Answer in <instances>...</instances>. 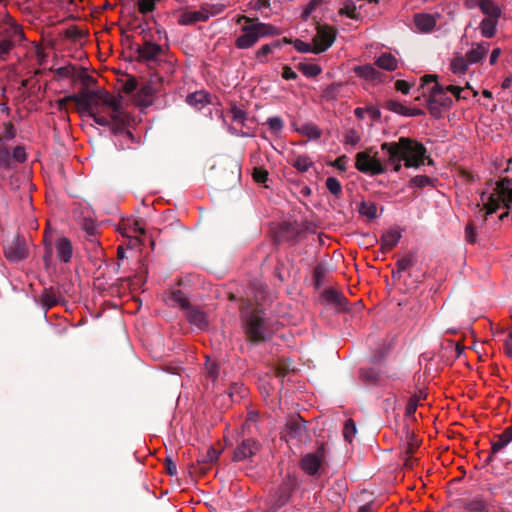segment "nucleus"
<instances>
[{
  "label": "nucleus",
  "mask_w": 512,
  "mask_h": 512,
  "mask_svg": "<svg viewBox=\"0 0 512 512\" xmlns=\"http://www.w3.org/2000/svg\"><path fill=\"white\" fill-rule=\"evenodd\" d=\"M81 80L85 87L77 94L57 100L59 110H66L67 103L73 102L81 118L92 119L100 126L109 127L115 136L128 135V112L120 96H114L103 88L89 90L88 86L95 80L88 74H82Z\"/></svg>",
  "instance_id": "1"
},
{
  "label": "nucleus",
  "mask_w": 512,
  "mask_h": 512,
  "mask_svg": "<svg viewBox=\"0 0 512 512\" xmlns=\"http://www.w3.org/2000/svg\"><path fill=\"white\" fill-rule=\"evenodd\" d=\"M381 150L386 153V163L394 172H400L402 166L419 169L425 164H434L424 144L414 138L402 136L397 141L384 142Z\"/></svg>",
  "instance_id": "2"
},
{
  "label": "nucleus",
  "mask_w": 512,
  "mask_h": 512,
  "mask_svg": "<svg viewBox=\"0 0 512 512\" xmlns=\"http://www.w3.org/2000/svg\"><path fill=\"white\" fill-rule=\"evenodd\" d=\"M243 20L245 25L241 27V35L235 40V47L238 49H249L263 37L280 34V30L277 27L245 15L238 16L237 23Z\"/></svg>",
  "instance_id": "3"
},
{
  "label": "nucleus",
  "mask_w": 512,
  "mask_h": 512,
  "mask_svg": "<svg viewBox=\"0 0 512 512\" xmlns=\"http://www.w3.org/2000/svg\"><path fill=\"white\" fill-rule=\"evenodd\" d=\"M247 339L254 344L265 342L269 339V332L262 311L254 309L248 316L244 325Z\"/></svg>",
  "instance_id": "4"
},
{
  "label": "nucleus",
  "mask_w": 512,
  "mask_h": 512,
  "mask_svg": "<svg viewBox=\"0 0 512 512\" xmlns=\"http://www.w3.org/2000/svg\"><path fill=\"white\" fill-rule=\"evenodd\" d=\"M390 165H387L386 158L384 162H382L378 157L377 153L372 156L370 154V150L358 152L355 156V167L358 171L369 174V175H379L383 174L387 171V168Z\"/></svg>",
  "instance_id": "5"
},
{
  "label": "nucleus",
  "mask_w": 512,
  "mask_h": 512,
  "mask_svg": "<svg viewBox=\"0 0 512 512\" xmlns=\"http://www.w3.org/2000/svg\"><path fill=\"white\" fill-rule=\"evenodd\" d=\"M0 35L2 39L15 46L25 40L22 26L17 24L9 14H6L0 21Z\"/></svg>",
  "instance_id": "6"
},
{
  "label": "nucleus",
  "mask_w": 512,
  "mask_h": 512,
  "mask_svg": "<svg viewBox=\"0 0 512 512\" xmlns=\"http://www.w3.org/2000/svg\"><path fill=\"white\" fill-rule=\"evenodd\" d=\"M154 89L150 85H143L138 89L135 77L130 76V102L134 105L146 108L153 102Z\"/></svg>",
  "instance_id": "7"
},
{
  "label": "nucleus",
  "mask_w": 512,
  "mask_h": 512,
  "mask_svg": "<svg viewBox=\"0 0 512 512\" xmlns=\"http://www.w3.org/2000/svg\"><path fill=\"white\" fill-rule=\"evenodd\" d=\"M261 448L262 445L258 440L251 437L242 438L233 451L232 460L241 462L251 459L260 452Z\"/></svg>",
  "instance_id": "8"
},
{
  "label": "nucleus",
  "mask_w": 512,
  "mask_h": 512,
  "mask_svg": "<svg viewBox=\"0 0 512 512\" xmlns=\"http://www.w3.org/2000/svg\"><path fill=\"white\" fill-rule=\"evenodd\" d=\"M336 39V30L328 25H319L313 37V50L315 54L325 52L330 48Z\"/></svg>",
  "instance_id": "9"
},
{
  "label": "nucleus",
  "mask_w": 512,
  "mask_h": 512,
  "mask_svg": "<svg viewBox=\"0 0 512 512\" xmlns=\"http://www.w3.org/2000/svg\"><path fill=\"white\" fill-rule=\"evenodd\" d=\"M326 448L321 444L314 453L304 455L300 461L301 469L308 475H316L325 460Z\"/></svg>",
  "instance_id": "10"
},
{
  "label": "nucleus",
  "mask_w": 512,
  "mask_h": 512,
  "mask_svg": "<svg viewBox=\"0 0 512 512\" xmlns=\"http://www.w3.org/2000/svg\"><path fill=\"white\" fill-rule=\"evenodd\" d=\"M240 176V165L236 161L230 163L229 167L224 170L223 175L219 179V188L222 190H229L233 188L238 184Z\"/></svg>",
  "instance_id": "11"
},
{
  "label": "nucleus",
  "mask_w": 512,
  "mask_h": 512,
  "mask_svg": "<svg viewBox=\"0 0 512 512\" xmlns=\"http://www.w3.org/2000/svg\"><path fill=\"white\" fill-rule=\"evenodd\" d=\"M113 73L116 76V81L114 84V92H109L114 96H120L121 102L126 107V111L128 112V100H126V96L128 95V74L126 71H121L120 68H114Z\"/></svg>",
  "instance_id": "12"
},
{
  "label": "nucleus",
  "mask_w": 512,
  "mask_h": 512,
  "mask_svg": "<svg viewBox=\"0 0 512 512\" xmlns=\"http://www.w3.org/2000/svg\"><path fill=\"white\" fill-rule=\"evenodd\" d=\"M5 257L11 262H20L27 257L25 240L17 236L4 251Z\"/></svg>",
  "instance_id": "13"
},
{
  "label": "nucleus",
  "mask_w": 512,
  "mask_h": 512,
  "mask_svg": "<svg viewBox=\"0 0 512 512\" xmlns=\"http://www.w3.org/2000/svg\"><path fill=\"white\" fill-rule=\"evenodd\" d=\"M85 232V238L87 240V249L93 250L95 259H100L103 251L99 246L97 239L98 229L93 221H85L83 226Z\"/></svg>",
  "instance_id": "14"
},
{
  "label": "nucleus",
  "mask_w": 512,
  "mask_h": 512,
  "mask_svg": "<svg viewBox=\"0 0 512 512\" xmlns=\"http://www.w3.org/2000/svg\"><path fill=\"white\" fill-rule=\"evenodd\" d=\"M503 203L506 208H509L512 203H508L507 201H504L503 196L498 191V183L496 184L495 192L490 194L487 197V202L484 203V209L485 213L483 215V221L485 222L487 220V216L495 213L499 207L500 204Z\"/></svg>",
  "instance_id": "15"
},
{
  "label": "nucleus",
  "mask_w": 512,
  "mask_h": 512,
  "mask_svg": "<svg viewBox=\"0 0 512 512\" xmlns=\"http://www.w3.org/2000/svg\"><path fill=\"white\" fill-rule=\"evenodd\" d=\"M401 237V230L398 228H392L383 233L380 238V252L386 254L391 251L398 244Z\"/></svg>",
  "instance_id": "16"
},
{
  "label": "nucleus",
  "mask_w": 512,
  "mask_h": 512,
  "mask_svg": "<svg viewBox=\"0 0 512 512\" xmlns=\"http://www.w3.org/2000/svg\"><path fill=\"white\" fill-rule=\"evenodd\" d=\"M359 377L366 385L383 386L386 383L385 377L375 368H361Z\"/></svg>",
  "instance_id": "17"
},
{
  "label": "nucleus",
  "mask_w": 512,
  "mask_h": 512,
  "mask_svg": "<svg viewBox=\"0 0 512 512\" xmlns=\"http://www.w3.org/2000/svg\"><path fill=\"white\" fill-rule=\"evenodd\" d=\"M161 46L151 42H145L137 47V57L140 61H154L161 53Z\"/></svg>",
  "instance_id": "18"
},
{
  "label": "nucleus",
  "mask_w": 512,
  "mask_h": 512,
  "mask_svg": "<svg viewBox=\"0 0 512 512\" xmlns=\"http://www.w3.org/2000/svg\"><path fill=\"white\" fill-rule=\"evenodd\" d=\"M133 232L135 235L130 234V250L134 248H140L142 245H145L146 241H149L152 245L154 244V242L146 234L145 229L140 226L138 221H135L134 223Z\"/></svg>",
  "instance_id": "19"
},
{
  "label": "nucleus",
  "mask_w": 512,
  "mask_h": 512,
  "mask_svg": "<svg viewBox=\"0 0 512 512\" xmlns=\"http://www.w3.org/2000/svg\"><path fill=\"white\" fill-rule=\"evenodd\" d=\"M57 256L61 262L68 263L71 261L73 247L71 241L66 237H61L56 241Z\"/></svg>",
  "instance_id": "20"
},
{
  "label": "nucleus",
  "mask_w": 512,
  "mask_h": 512,
  "mask_svg": "<svg viewBox=\"0 0 512 512\" xmlns=\"http://www.w3.org/2000/svg\"><path fill=\"white\" fill-rule=\"evenodd\" d=\"M209 19V14L205 11H186L184 12L178 22L181 25H192L197 22H204Z\"/></svg>",
  "instance_id": "21"
},
{
  "label": "nucleus",
  "mask_w": 512,
  "mask_h": 512,
  "mask_svg": "<svg viewBox=\"0 0 512 512\" xmlns=\"http://www.w3.org/2000/svg\"><path fill=\"white\" fill-rule=\"evenodd\" d=\"M322 297L324 298V300L327 303L334 304L338 309L345 308V303H346L345 297L343 296L342 293H340L332 288L326 289L323 292Z\"/></svg>",
  "instance_id": "22"
},
{
  "label": "nucleus",
  "mask_w": 512,
  "mask_h": 512,
  "mask_svg": "<svg viewBox=\"0 0 512 512\" xmlns=\"http://www.w3.org/2000/svg\"><path fill=\"white\" fill-rule=\"evenodd\" d=\"M488 53V45L484 43L477 44L467 54L466 59L468 63L475 64L480 62Z\"/></svg>",
  "instance_id": "23"
},
{
  "label": "nucleus",
  "mask_w": 512,
  "mask_h": 512,
  "mask_svg": "<svg viewBox=\"0 0 512 512\" xmlns=\"http://www.w3.org/2000/svg\"><path fill=\"white\" fill-rule=\"evenodd\" d=\"M415 24L421 31L429 32L436 26V19L430 14H417Z\"/></svg>",
  "instance_id": "24"
},
{
  "label": "nucleus",
  "mask_w": 512,
  "mask_h": 512,
  "mask_svg": "<svg viewBox=\"0 0 512 512\" xmlns=\"http://www.w3.org/2000/svg\"><path fill=\"white\" fill-rule=\"evenodd\" d=\"M497 438L498 439L492 443V453L499 452L512 441V425L504 429V431L499 434Z\"/></svg>",
  "instance_id": "25"
},
{
  "label": "nucleus",
  "mask_w": 512,
  "mask_h": 512,
  "mask_svg": "<svg viewBox=\"0 0 512 512\" xmlns=\"http://www.w3.org/2000/svg\"><path fill=\"white\" fill-rule=\"evenodd\" d=\"M480 10L487 15V18L498 19L501 16V10L492 0H480Z\"/></svg>",
  "instance_id": "26"
},
{
  "label": "nucleus",
  "mask_w": 512,
  "mask_h": 512,
  "mask_svg": "<svg viewBox=\"0 0 512 512\" xmlns=\"http://www.w3.org/2000/svg\"><path fill=\"white\" fill-rule=\"evenodd\" d=\"M186 316L188 321L199 329H205L208 325L206 315L200 310L188 309Z\"/></svg>",
  "instance_id": "27"
},
{
  "label": "nucleus",
  "mask_w": 512,
  "mask_h": 512,
  "mask_svg": "<svg viewBox=\"0 0 512 512\" xmlns=\"http://www.w3.org/2000/svg\"><path fill=\"white\" fill-rule=\"evenodd\" d=\"M42 306L48 310L60 302V298L56 295L52 288H45L40 296Z\"/></svg>",
  "instance_id": "28"
},
{
  "label": "nucleus",
  "mask_w": 512,
  "mask_h": 512,
  "mask_svg": "<svg viewBox=\"0 0 512 512\" xmlns=\"http://www.w3.org/2000/svg\"><path fill=\"white\" fill-rule=\"evenodd\" d=\"M305 429L304 421L301 417L291 419L286 424V431L287 434L291 438H296L302 435L303 431Z\"/></svg>",
  "instance_id": "29"
},
{
  "label": "nucleus",
  "mask_w": 512,
  "mask_h": 512,
  "mask_svg": "<svg viewBox=\"0 0 512 512\" xmlns=\"http://www.w3.org/2000/svg\"><path fill=\"white\" fill-rule=\"evenodd\" d=\"M296 131L313 140L319 139L322 135V131L319 129V127L312 122H308L301 125L300 127H297Z\"/></svg>",
  "instance_id": "30"
},
{
  "label": "nucleus",
  "mask_w": 512,
  "mask_h": 512,
  "mask_svg": "<svg viewBox=\"0 0 512 512\" xmlns=\"http://www.w3.org/2000/svg\"><path fill=\"white\" fill-rule=\"evenodd\" d=\"M375 64L381 69L394 71L397 68V59L391 53H384L377 58Z\"/></svg>",
  "instance_id": "31"
},
{
  "label": "nucleus",
  "mask_w": 512,
  "mask_h": 512,
  "mask_svg": "<svg viewBox=\"0 0 512 512\" xmlns=\"http://www.w3.org/2000/svg\"><path fill=\"white\" fill-rule=\"evenodd\" d=\"M358 212L367 217L369 220L376 219L377 215V205L374 202L362 201L358 205Z\"/></svg>",
  "instance_id": "32"
},
{
  "label": "nucleus",
  "mask_w": 512,
  "mask_h": 512,
  "mask_svg": "<svg viewBox=\"0 0 512 512\" xmlns=\"http://www.w3.org/2000/svg\"><path fill=\"white\" fill-rule=\"evenodd\" d=\"M357 76L362 77L366 80H376L380 73L372 65L357 66L354 69Z\"/></svg>",
  "instance_id": "33"
},
{
  "label": "nucleus",
  "mask_w": 512,
  "mask_h": 512,
  "mask_svg": "<svg viewBox=\"0 0 512 512\" xmlns=\"http://www.w3.org/2000/svg\"><path fill=\"white\" fill-rule=\"evenodd\" d=\"M498 191L503 196L504 201L512 203V178H502L498 181Z\"/></svg>",
  "instance_id": "34"
},
{
  "label": "nucleus",
  "mask_w": 512,
  "mask_h": 512,
  "mask_svg": "<svg viewBox=\"0 0 512 512\" xmlns=\"http://www.w3.org/2000/svg\"><path fill=\"white\" fill-rule=\"evenodd\" d=\"M497 19L484 18L481 21L480 29L481 34L486 38H491L496 33Z\"/></svg>",
  "instance_id": "35"
},
{
  "label": "nucleus",
  "mask_w": 512,
  "mask_h": 512,
  "mask_svg": "<svg viewBox=\"0 0 512 512\" xmlns=\"http://www.w3.org/2000/svg\"><path fill=\"white\" fill-rule=\"evenodd\" d=\"M169 301L171 305L180 306L183 309L190 308V303L181 290H175L171 292Z\"/></svg>",
  "instance_id": "36"
},
{
  "label": "nucleus",
  "mask_w": 512,
  "mask_h": 512,
  "mask_svg": "<svg viewBox=\"0 0 512 512\" xmlns=\"http://www.w3.org/2000/svg\"><path fill=\"white\" fill-rule=\"evenodd\" d=\"M0 169L11 170L13 169V161L9 149L4 145L0 144Z\"/></svg>",
  "instance_id": "37"
},
{
  "label": "nucleus",
  "mask_w": 512,
  "mask_h": 512,
  "mask_svg": "<svg viewBox=\"0 0 512 512\" xmlns=\"http://www.w3.org/2000/svg\"><path fill=\"white\" fill-rule=\"evenodd\" d=\"M297 68L307 77H316L322 71L319 65L305 62L299 63Z\"/></svg>",
  "instance_id": "38"
},
{
  "label": "nucleus",
  "mask_w": 512,
  "mask_h": 512,
  "mask_svg": "<svg viewBox=\"0 0 512 512\" xmlns=\"http://www.w3.org/2000/svg\"><path fill=\"white\" fill-rule=\"evenodd\" d=\"M450 66L454 74H464L468 69V61L463 56H456Z\"/></svg>",
  "instance_id": "39"
},
{
  "label": "nucleus",
  "mask_w": 512,
  "mask_h": 512,
  "mask_svg": "<svg viewBox=\"0 0 512 512\" xmlns=\"http://www.w3.org/2000/svg\"><path fill=\"white\" fill-rule=\"evenodd\" d=\"M465 508L470 512H483L486 510L487 504L482 497L477 496L469 500L466 503Z\"/></svg>",
  "instance_id": "40"
},
{
  "label": "nucleus",
  "mask_w": 512,
  "mask_h": 512,
  "mask_svg": "<svg viewBox=\"0 0 512 512\" xmlns=\"http://www.w3.org/2000/svg\"><path fill=\"white\" fill-rule=\"evenodd\" d=\"M327 269L323 264H317L313 270L314 285L317 289L322 287L325 281Z\"/></svg>",
  "instance_id": "41"
},
{
  "label": "nucleus",
  "mask_w": 512,
  "mask_h": 512,
  "mask_svg": "<svg viewBox=\"0 0 512 512\" xmlns=\"http://www.w3.org/2000/svg\"><path fill=\"white\" fill-rule=\"evenodd\" d=\"M292 166L299 172L303 173L309 170L312 166V161L306 155H299L292 162Z\"/></svg>",
  "instance_id": "42"
},
{
  "label": "nucleus",
  "mask_w": 512,
  "mask_h": 512,
  "mask_svg": "<svg viewBox=\"0 0 512 512\" xmlns=\"http://www.w3.org/2000/svg\"><path fill=\"white\" fill-rule=\"evenodd\" d=\"M87 33L80 29L78 26H70L64 31V36L72 41H79L83 39Z\"/></svg>",
  "instance_id": "43"
},
{
  "label": "nucleus",
  "mask_w": 512,
  "mask_h": 512,
  "mask_svg": "<svg viewBox=\"0 0 512 512\" xmlns=\"http://www.w3.org/2000/svg\"><path fill=\"white\" fill-rule=\"evenodd\" d=\"M356 5L353 1H347L344 3V6L339 10L340 15H345L350 19H358L359 15L357 13Z\"/></svg>",
  "instance_id": "44"
},
{
  "label": "nucleus",
  "mask_w": 512,
  "mask_h": 512,
  "mask_svg": "<svg viewBox=\"0 0 512 512\" xmlns=\"http://www.w3.org/2000/svg\"><path fill=\"white\" fill-rule=\"evenodd\" d=\"M341 87L340 83H332L328 85L322 92V97L327 101L335 100L338 96L339 89Z\"/></svg>",
  "instance_id": "45"
},
{
  "label": "nucleus",
  "mask_w": 512,
  "mask_h": 512,
  "mask_svg": "<svg viewBox=\"0 0 512 512\" xmlns=\"http://www.w3.org/2000/svg\"><path fill=\"white\" fill-rule=\"evenodd\" d=\"M432 183H433L432 178H430L426 175H417V176L411 178L409 185L411 187L424 188L426 186L432 185Z\"/></svg>",
  "instance_id": "46"
},
{
  "label": "nucleus",
  "mask_w": 512,
  "mask_h": 512,
  "mask_svg": "<svg viewBox=\"0 0 512 512\" xmlns=\"http://www.w3.org/2000/svg\"><path fill=\"white\" fill-rule=\"evenodd\" d=\"M356 431H357V429H356V425H355L354 421L352 419L346 420L344 428H343V436H344L345 440L348 441L349 443H351L353 440V437L356 434Z\"/></svg>",
  "instance_id": "47"
},
{
  "label": "nucleus",
  "mask_w": 512,
  "mask_h": 512,
  "mask_svg": "<svg viewBox=\"0 0 512 512\" xmlns=\"http://www.w3.org/2000/svg\"><path fill=\"white\" fill-rule=\"evenodd\" d=\"M326 187L331 194L339 196L342 192V186L340 181L335 177H328L326 179Z\"/></svg>",
  "instance_id": "48"
},
{
  "label": "nucleus",
  "mask_w": 512,
  "mask_h": 512,
  "mask_svg": "<svg viewBox=\"0 0 512 512\" xmlns=\"http://www.w3.org/2000/svg\"><path fill=\"white\" fill-rule=\"evenodd\" d=\"M385 108L394 113L405 116L407 113V107L396 100H388L385 102Z\"/></svg>",
  "instance_id": "49"
},
{
  "label": "nucleus",
  "mask_w": 512,
  "mask_h": 512,
  "mask_svg": "<svg viewBox=\"0 0 512 512\" xmlns=\"http://www.w3.org/2000/svg\"><path fill=\"white\" fill-rule=\"evenodd\" d=\"M15 128L11 122L4 124V131L0 134V144H4L5 141H9L15 137Z\"/></svg>",
  "instance_id": "50"
},
{
  "label": "nucleus",
  "mask_w": 512,
  "mask_h": 512,
  "mask_svg": "<svg viewBox=\"0 0 512 512\" xmlns=\"http://www.w3.org/2000/svg\"><path fill=\"white\" fill-rule=\"evenodd\" d=\"M220 451L219 450H216L215 448L213 447H209L207 449V452L205 455H203L202 459L199 460L198 462L199 463H207V464H212L214 462H216L220 456Z\"/></svg>",
  "instance_id": "51"
},
{
  "label": "nucleus",
  "mask_w": 512,
  "mask_h": 512,
  "mask_svg": "<svg viewBox=\"0 0 512 512\" xmlns=\"http://www.w3.org/2000/svg\"><path fill=\"white\" fill-rule=\"evenodd\" d=\"M12 161H13V168L15 167V163H23L27 159V155L25 152V148L23 146H16L13 149V153L11 155Z\"/></svg>",
  "instance_id": "52"
},
{
  "label": "nucleus",
  "mask_w": 512,
  "mask_h": 512,
  "mask_svg": "<svg viewBox=\"0 0 512 512\" xmlns=\"http://www.w3.org/2000/svg\"><path fill=\"white\" fill-rule=\"evenodd\" d=\"M406 441H407L406 453L411 455L418 448L419 442H418L415 434L410 431H408L406 434Z\"/></svg>",
  "instance_id": "53"
},
{
  "label": "nucleus",
  "mask_w": 512,
  "mask_h": 512,
  "mask_svg": "<svg viewBox=\"0 0 512 512\" xmlns=\"http://www.w3.org/2000/svg\"><path fill=\"white\" fill-rule=\"evenodd\" d=\"M415 264L414 256L413 254H409L404 258L399 259L396 262V267L399 269V271L404 272L409 267L413 266Z\"/></svg>",
  "instance_id": "54"
},
{
  "label": "nucleus",
  "mask_w": 512,
  "mask_h": 512,
  "mask_svg": "<svg viewBox=\"0 0 512 512\" xmlns=\"http://www.w3.org/2000/svg\"><path fill=\"white\" fill-rule=\"evenodd\" d=\"M267 125L273 133H279L283 129V121L280 117L274 116L267 120Z\"/></svg>",
  "instance_id": "55"
},
{
  "label": "nucleus",
  "mask_w": 512,
  "mask_h": 512,
  "mask_svg": "<svg viewBox=\"0 0 512 512\" xmlns=\"http://www.w3.org/2000/svg\"><path fill=\"white\" fill-rule=\"evenodd\" d=\"M231 118L233 121L243 123L246 120V112L236 105H233L230 109Z\"/></svg>",
  "instance_id": "56"
},
{
  "label": "nucleus",
  "mask_w": 512,
  "mask_h": 512,
  "mask_svg": "<svg viewBox=\"0 0 512 512\" xmlns=\"http://www.w3.org/2000/svg\"><path fill=\"white\" fill-rule=\"evenodd\" d=\"M359 141H360V136L355 129H349L346 131L345 139H344L345 144L355 146L358 144Z\"/></svg>",
  "instance_id": "57"
},
{
  "label": "nucleus",
  "mask_w": 512,
  "mask_h": 512,
  "mask_svg": "<svg viewBox=\"0 0 512 512\" xmlns=\"http://www.w3.org/2000/svg\"><path fill=\"white\" fill-rule=\"evenodd\" d=\"M418 404L419 398L417 396H412L406 405L405 416L412 417L417 410Z\"/></svg>",
  "instance_id": "58"
},
{
  "label": "nucleus",
  "mask_w": 512,
  "mask_h": 512,
  "mask_svg": "<svg viewBox=\"0 0 512 512\" xmlns=\"http://www.w3.org/2000/svg\"><path fill=\"white\" fill-rule=\"evenodd\" d=\"M187 102L190 105L203 104L206 102V94L203 92H195L187 96Z\"/></svg>",
  "instance_id": "59"
},
{
  "label": "nucleus",
  "mask_w": 512,
  "mask_h": 512,
  "mask_svg": "<svg viewBox=\"0 0 512 512\" xmlns=\"http://www.w3.org/2000/svg\"><path fill=\"white\" fill-rule=\"evenodd\" d=\"M253 179L257 183H265L268 180V172L260 167H255L253 169Z\"/></svg>",
  "instance_id": "60"
},
{
  "label": "nucleus",
  "mask_w": 512,
  "mask_h": 512,
  "mask_svg": "<svg viewBox=\"0 0 512 512\" xmlns=\"http://www.w3.org/2000/svg\"><path fill=\"white\" fill-rule=\"evenodd\" d=\"M427 108L430 112V114L435 117L439 118L441 116V110L438 106V100L434 98H429L427 100Z\"/></svg>",
  "instance_id": "61"
},
{
  "label": "nucleus",
  "mask_w": 512,
  "mask_h": 512,
  "mask_svg": "<svg viewBox=\"0 0 512 512\" xmlns=\"http://www.w3.org/2000/svg\"><path fill=\"white\" fill-rule=\"evenodd\" d=\"M137 6L139 12L142 14L152 12L155 7L153 0H137Z\"/></svg>",
  "instance_id": "62"
},
{
  "label": "nucleus",
  "mask_w": 512,
  "mask_h": 512,
  "mask_svg": "<svg viewBox=\"0 0 512 512\" xmlns=\"http://www.w3.org/2000/svg\"><path fill=\"white\" fill-rule=\"evenodd\" d=\"M15 47L12 43L0 39V61H3L6 59V56L10 53V51Z\"/></svg>",
  "instance_id": "63"
},
{
  "label": "nucleus",
  "mask_w": 512,
  "mask_h": 512,
  "mask_svg": "<svg viewBox=\"0 0 512 512\" xmlns=\"http://www.w3.org/2000/svg\"><path fill=\"white\" fill-rule=\"evenodd\" d=\"M465 239L470 244H474L476 242V229L471 222L465 227Z\"/></svg>",
  "instance_id": "64"
}]
</instances>
